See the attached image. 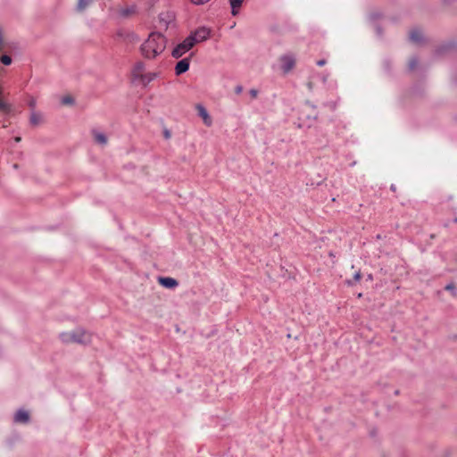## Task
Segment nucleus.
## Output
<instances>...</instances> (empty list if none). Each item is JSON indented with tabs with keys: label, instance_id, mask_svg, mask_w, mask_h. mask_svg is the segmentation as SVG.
Instances as JSON below:
<instances>
[{
	"label": "nucleus",
	"instance_id": "nucleus-1",
	"mask_svg": "<svg viewBox=\"0 0 457 457\" xmlns=\"http://www.w3.org/2000/svg\"><path fill=\"white\" fill-rule=\"evenodd\" d=\"M166 47L165 37L158 32H153L142 44V54L147 59H154L161 54Z\"/></svg>",
	"mask_w": 457,
	"mask_h": 457
},
{
	"label": "nucleus",
	"instance_id": "nucleus-2",
	"mask_svg": "<svg viewBox=\"0 0 457 457\" xmlns=\"http://www.w3.org/2000/svg\"><path fill=\"white\" fill-rule=\"evenodd\" d=\"M59 338L64 344L87 345L91 342V335L82 328L62 332L59 335Z\"/></svg>",
	"mask_w": 457,
	"mask_h": 457
},
{
	"label": "nucleus",
	"instance_id": "nucleus-3",
	"mask_svg": "<svg viewBox=\"0 0 457 457\" xmlns=\"http://www.w3.org/2000/svg\"><path fill=\"white\" fill-rule=\"evenodd\" d=\"M278 69L284 74L291 72L296 65V56L293 53H286L278 58Z\"/></svg>",
	"mask_w": 457,
	"mask_h": 457
},
{
	"label": "nucleus",
	"instance_id": "nucleus-4",
	"mask_svg": "<svg viewBox=\"0 0 457 457\" xmlns=\"http://www.w3.org/2000/svg\"><path fill=\"white\" fill-rule=\"evenodd\" d=\"M175 21V14L171 11H165L159 14L158 27L160 29H167Z\"/></svg>",
	"mask_w": 457,
	"mask_h": 457
},
{
	"label": "nucleus",
	"instance_id": "nucleus-5",
	"mask_svg": "<svg viewBox=\"0 0 457 457\" xmlns=\"http://www.w3.org/2000/svg\"><path fill=\"white\" fill-rule=\"evenodd\" d=\"M194 46L193 38H189L188 37L185 38V40L179 44L172 51V56L174 58H179L184 54L188 52Z\"/></svg>",
	"mask_w": 457,
	"mask_h": 457
},
{
	"label": "nucleus",
	"instance_id": "nucleus-6",
	"mask_svg": "<svg viewBox=\"0 0 457 457\" xmlns=\"http://www.w3.org/2000/svg\"><path fill=\"white\" fill-rule=\"evenodd\" d=\"M209 36L210 29L205 27H202L197 29L194 33L188 36V37L193 38V44L195 46L196 43L205 41L209 37Z\"/></svg>",
	"mask_w": 457,
	"mask_h": 457
},
{
	"label": "nucleus",
	"instance_id": "nucleus-7",
	"mask_svg": "<svg viewBox=\"0 0 457 457\" xmlns=\"http://www.w3.org/2000/svg\"><path fill=\"white\" fill-rule=\"evenodd\" d=\"M195 109L197 111L198 115L202 118L204 123L207 127H211L212 124V119L210 116V114L208 113L204 105H202L201 104H198L195 105Z\"/></svg>",
	"mask_w": 457,
	"mask_h": 457
},
{
	"label": "nucleus",
	"instance_id": "nucleus-8",
	"mask_svg": "<svg viewBox=\"0 0 457 457\" xmlns=\"http://www.w3.org/2000/svg\"><path fill=\"white\" fill-rule=\"evenodd\" d=\"M158 282L163 287L170 289L176 288L179 285V282L175 278L170 277H160L158 278Z\"/></svg>",
	"mask_w": 457,
	"mask_h": 457
},
{
	"label": "nucleus",
	"instance_id": "nucleus-9",
	"mask_svg": "<svg viewBox=\"0 0 457 457\" xmlns=\"http://www.w3.org/2000/svg\"><path fill=\"white\" fill-rule=\"evenodd\" d=\"M189 63H190L189 58H184V59L180 60L179 62H178L176 64V67H175V73L177 75H180V74L186 72L187 71H188Z\"/></svg>",
	"mask_w": 457,
	"mask_h": 457
},
{
	"label": "nucleus",
	"instance_id": "nucleus-10",
	"mask_svg": "<svg viewBox=\"0 0 457 457\" xmlns=\"http://www.w3.org/2000/svg\"><path fill=\"white\" fill-rule=\"evenodd\" d=\"M145 64L143 62L136 63L132 69V76H133L134 79L138 80V81L142 78L143 74H145Z\"/></svg>",
	"mask_w": 457,
	"mask_h": 457
},
{
	"label": "nucleus",
	"instance_id": "nucleus-11",
	"mask_svg": "<svg viewBox=\"0 0 457 457\" xmlns=\"http://www.w3.org/2000/svg\"><path fill=\"white\" fill-rule=\"evenodd\" d=\"M158 76H159L158 72H155V71L146 72L145 71V74H143L142 78L140 79L139 82L142 83L143 85H147L151 81L155 79Z\"/></svg>",
	"mask_w": 457,
	"mask_h": 457
},
{
	"label": "nucleus",
	"instance_id": "nucleus-12",
	"mask_svg": "<svg viewBox=\"0 0 457 457\" xmlns=\"http://www.w3.org/2000/svg\"><path fill=\"white\" fill-rule=\"evenodd\" d=\"M29 420V412L23 410H20L14 416V421L18 423H26Z\"/></svg>",
	"mask_w": 457,
	"mask_h": 457
},
{
	"label": "nucleus",
	"instance_id": "nucleus-13",
	"mask_svg": "<svg viewBox=\"0 0 457 457\" xmlns=\"http://www.w3.org/2000/svg\"><path fill=\"white\" fill-rule=\"evenodd\" d=\"M93 137L96 143L101 145H105L107 144V137L104 133L94 130Z\"/></svg>",
	"mask_w": 457,
	"mask_h": 457
},
{
	"label": "nucleus",
	"instance_id": "nucleus-14",
	"mask_svg": "<svg viewBox=\"0 0 457 457\" xmlns=\"http://www.w3.org/2000/svg\"><path fill=\"white\" fill-rule=\"evenodd\" d=\"M43 115L35 111L31 112L29 121L33 126H37L43 122Z\"/></svg>",
	"mask_w": 457,
	"mask_h": 457
},
{
	"label": "nucleus",
	"instance_id": "nucleus-15",
	"mask_svg": "<svg viewBox=\"0 0 457 457\" xmlns=\"http://www.w3.org/2000/svg\"><path fill=\"white\" fill-rule=\"evenodd\" d=\"M422 38H423V35L420 30L412 29L410 32V39L411 42L418 44V43L421 42Z\"/></svg>",
	"mask_w": 457,
	"mask_h": 457
},
{
	"label": "nucleus",
	"instance_id": "nucleus-16",
	"mask_svg": "<svg viewBox=\"0 0 457 457\" xmlns=\"http://www.w3.org/2000/svg\"><path fill=\"white\" fill-rule=\"evenodd\" d=\"M244 0H229L231 8H232V14L237 15L238 12V8H240L242 3Z\"/></svg>",
	"mask_w": 457,
	"mask_h": 457
},
{
	"label": "nucleus",
	"instance_id": "nucleus-17",
	"mask_svg": "<svg viewBox=\"0 0 457 457\" xmlns=\"http://www.w3.org/2000/svg\"><path fill=\"white\" fill-rule=\"evenodd\" d=\"M93 0H79L78 9L83 11Z\"/></svg>",
	"mask_w": 457,
	"mask_h": 457
},
{
	"label": "nucleus",
	"instance_id": "nucleus-18",
	"mask_svg": "<svg viewBox=\"0 0 457 457\" xmlns=\"http://www.w3.org/2000/svg\"><path fill=\"white\" fill-rule=\"evenodd\" d=\"M0 61L4 65H10L12 63V58L6 54L2 55Z\"/></svg>",
	"mask_w": 457,
	"mask_h": 457
},
{
	"label": "nucleus",
	"instance_id": "nucleus-19",
	"mask_svg": "<svg viewBox=\"0 0 457 457\" xmlns=\"http://www.w3.org/2000/svg\"><path fill=\"white\" fill-rule=\"evenodd\" d=\"M62 103L63 104H71L73 103V99L71 96H65L62 99Z\"/></svg>",
	"mask_w": 457,
	"mask_h": 457
},
{
	"label": "nucleus",
	"instance_id": "nucleus-20",
	"mask_svg": "<svg viewBox=\"0 0 457 457\" xmlns=\"http://www.w3.org/2000/svg\"><path fill=\"white\" fill-rule=\"evenodd\" d=\"M0 110L6 112L10 111L9 106L4 102H3L1 99H0Z\"/></svg>",
	"mask_w": 457,
	"mask_h": 457
},
{
	"label": "nucleus",
	"instance_id": "nucleus-21",
	"mask_svg": "<svg viewBox=\"0 0 457 457\" xmlns=\"http://www.w3.org/2000/svg\"><path fill=\"white\" fill-rule=\"evenodd\" d=\"M416 65H417V61L415 59H411L409 62L410 70L415 69Z\"/></svg>",
	"mask_w": 457,
	"mask_h": 457
},
{
	"label": "nucleus",
	"instance_id": "nucleus-22",
	"mask_svg": "<svg viewBox=\"0 0 457 457\" xmlns=\"http://www.w3.org/2000/svg\"><path fill=\"white\" fill-rule=\"evenodd\" d=\"M249 94L253 99H255L258 96V91L256 89L253 88L249 91Z\"/></svg>",
	"mask_w": 457,
	"mask_h": 457
},
{
	"label": "nucleus",
	"instance_id": "nucleus-23",
	"mask_svg": "<svg viewBox=\"0 0 457 457\" xmlns=\"http://www.w3.org/2000/svg\"><path fill=\"white\" fill-rule=\"evenodd\" d=\"M195 4H203L207 3L209 0H190Z\"/></svg>",
	"mask_w": 457,
	"mask_h": 457
},
{
	"label": "nucleus",
	"instance_id": "nucleus-24",
	"mask_svg": "<svg viewBox=\"0 0 457 457\" xmlns=\"http://www.w3.org/2000/svg\"><path fill=\"white\" fill-rule=\"evenodd\" d=\"M29 105L33 110L36 106V99L31 98L29 102Z\"/></svg>",
	"mask_w": 457,
	"mask_h": 457
},
{
	"label": "nucleus",
	"instance_id": "nucleus-25",
	"mask_svg": "<svg viewBox=\"0 0 457 457\" xmlns=\"http://www.w3.org/2000/svg\"><path fill=\"white\" fill-rule=\"evenodd\" d=\"M353 278H354L355 281H359L361 279V273H360V271H357L354 274Z\"/></svg>",
	"mask_w": 457,
	"mask_h": 457
},
{
	"label": "nucleus",
	"instance_id": "nucleus-26",
	"mask_svg": "<svg viewBox=\"0 0 457 457\" xmlns=\"http://www.w3.org/2000/svg\"><path fill=\"white\" fill-rule=\"evenodd\" d=\"M445 289L448 290V291L453 290L454 289V285L453 284H448L445 287Z\"/></svg>",
	"mask_w": 457,
	"mask_h": 457
},
{
	"label": "nucleus",
	"instance_id": "nucleus-27",
	"mask_svg": "<svg viewBox=\"0 0 457 457\" xmlns=\"http://www.w3.org/2000/svg\"><path fill=\"white\" fill-rule=\"evenodd\" d=\"M326 62H326V60L322 59V60H319V61L317 62V64H318L319 66H323V65H325V64H326Z\"/></svg>",
	"mask_w": 457,
	"mask_h": 457
},
{
	"label": "nucleus",
	"instance_id": "nucleus-28",
	"mask_svg": "<svg viewBox=\"0 0 457 457\" xmlns=\"http://www.w3.org/2000/svg\"><path fill=\"white\" fill-rule=\"evenodd\" d=\"M243 90V87L241 86H237L236 88H235V91L237 94H240Z\"/></svg>",
	"mask_w": 457,
	"mask_h": 457
},
{
	"label": "nucleus",
	"instance_id": "nucleus-29",
	"mask_svg": "<svg viewBox=\"0 0 457 457\" xmlns=\"http://www.w3.org/2000/svg\"><path fill=\"white\" fill-rule=\"evenodd\" d=\"M21 140V138L20 137H14V141H15L16 143L20 142Z\"/></svg>",
	"mask_w": 457,
	"mask_h": 457
},
{
	"label": "nucleus",
	"instance_id": "nucleus-30",
	"mask_svg": "<svg viewBox=\"0 0 457 457\" xmlns=\"http://www.w3.org/2000/svg\"><path fill=\"white\" fill-rule=\"evenodd\" d=\"M391 189H392L393 191H395V187L394 185H392V186H391Z\"/></svg>",
	"mask_w": 457,
	"mask_h": 457
},
{
	"label": "nucleus",
	"instance_id": "nucleus-31",
	"mask_svg": "<svg viewBox=\"0 0 457 457\" xmlns=\"http://www.w3.org/2000/svg\"><path fill=\"white\" fill-rule=\"evenodd\" d=\"M166 137H168L170 135L168 132L165 133Z\"/></svg>",
	"mask_w": 457,
	"mask_h": 457
},
{
	"label": "nucleus",
	"instance_id": "nucleus-32",
	"mask_svg": "<svg viewBox=\"0 0 457 457\" xmlns=\"http://www.w3.org/2000/svg\"><path fill=\"white\" fill-rule=\"evenodd\" d=\"M452 0H445V2L446 3H450Z\"/></svg>",
	"mask_w": 457,
	"mask_h": 457
}]
</instances>
